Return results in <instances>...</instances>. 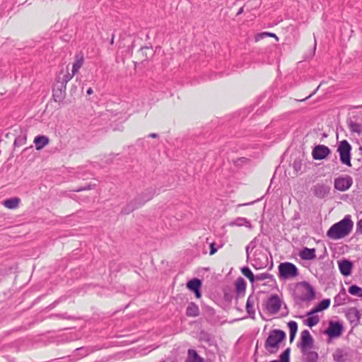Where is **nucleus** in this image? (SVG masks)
<instances>
[{"label":"nucleus","instance_id":"f257e3e1","mask_svg":"<svg viewBox=\"0 0 362 362\" xmlns=\"http://www.w3.org/2000/svg\"><path fill=\"white\" fill-rule=\"evenodd\" d=\"M354 223L350 216H346L342 220L332 225L327 232V236L332 240L342 238L351 231Z\"/></svg>","mask_w":362,"mask_h":362},{"label":"nucleus","instance_id":"f03ea898","mask_svg":"<svg viewBox=\"0 0 362 362\" xmlns=\"http://www.w3.org/2000/svg\"><path fill=\"white\" fill-rule=\"evenodd\" d=\"M286 339V333L281 329H272L264 343V348L269 354H276L279 348L281 343Z\"/></svg>","mask_w":362,"mask_h":362},{"label":"nucleus","instance_id":"7ed1b4c3","mask_svg":"<svg viewBox=\"0 0 362 362\" xmlns=\"http://www.w3.org/2000/svg\"><path fill=\"white\" fill-rule=\"evenodd\" d=\"M315 296V291L313 287L306 281L302 282L300 287L298 288L293 293V298L297 304L311 301Z\"/></svg>","mask_w":362,"mask_h":362},{"label":"nucleus","instance_id":"20e7f679","mask_svg":"<svg viewBox=\"0 0 362 362\" xmlns=\"http://www.w3.org/2000/svg\"><path fill=\"white\" fill-rule=\"evenodd\" d=\"M297 267L291 262H283L279 265V275L281 279H293L298 275Z\"/></svg>","mask_w":362,"mask_h":362},{"label":"nucleus","instance_id":"39448f33","mask_svg":"<svg viewBox=\"0 0 362 362\" xmlns=\"http://www.w3.org/2000/svg\"><path fill=\"white\" fill-rule=\"evenodd\" d=\"M351 146L346 140L339 142L337 151L339 153L340 161L348 166H351Z\"/></svg>","mask_w":362,"mask_h":362},{"label":"nucleus","instance_id":"423d86ee","mask_svg":"<svg viewBox=\"0 0 362 362\" xmlns=\"http://www.w3.org/2000/svg\"><path fill=\"white\" fill-rule=\"evenodd\" d=\"M344 331L343 324L339 321H329L328 327L325 330L324 333L328 336L329 339L339 337Z\"/></svg>","mask_w":362,"mask_h":362},{"label":"nucleus","instance_id":"0eeeda50","mask_svg":"<svg viewBox=\"0 0 362 362\" xmlns=\"http://www.w3.org/2000/svg\"><path fill=\"white\" fill-rule=\"evenodd\" d=\"M268 264L267 255L261 250H256L254 254L252 266L256 269H260L267 267Z\"/></svg>","mask_w":362,"mask_h":362},{"label":"nucleus","instance_id":"6e6552de","mask_svg":"<svg viewBox=\"0 0 362 362\" xmlns=\"http://www.w3.org/2000/svg\"><path fill=\"white\" fill-rule=\"evenodd\" d=\"M314 344V339L310 332L308 329L303 330L300 333V342L298 346L300 349L301 351H305L313 348Z\"/></svg>","mask_w":362,"mask_h":362},{"label":"nucleus","instance_id":"1a4fd4ad","mask_svg":"<svg viewBox=\"0 0 362 362\" xmlns=\"http://www.w3.org/2000/svg\"><path fill=\"white\" fill-rule=\"evenodd\" d=\"M281 308V300L277 294H273L268 298L266 308L270 314L277 313Z\"/></svg>","mask_w":362,"mask_h":362},{"label":"nucleus","instance_id":"9d476101","mask_svg":"<svg viewBox=\"0 0 362 362\" xmlns=\"http://www.w3.org/2000/svg\"><path fill=\"white\" fill-rule=\"evenodd\" d=\"M353 184L351 177H339L334 180V188L339 191L344 192L349 189Z\"/></svg>","mask_w":362,"mask_h":362},{"label":"nucleus","instance_id":"9b49d317","mask_svg":"<svg viewBox=\"0 0 362 362\" xmlns=\"http://www.w3.org/2000/svg\"><path fill=\"white\" fill-rule=\"evenodd\" d=\"M66 88L63 85L55 83L52 88V98L54 102L62 104L66 95Z\"/></svg>","mask_w":362,"mask_h":362},{"label":"nucleus","instance_id":"f8f14e48","mask_svg":"<svg viewBox=\"0 0 362 362\" xmlns=\"http://www.w3.org/2000/svg\"><path fill=\"white\" fill-rule=\"evenodd\" d=\"M156 193V188H147L142 193L138 194L134 199L140 204L139 205L142 206L147 202L151 200Z\"/></svg>","mask_w":362,"mask_h":362},{"label":"nucleus","instance_id":"ddd939ff","mask_svg":"<svg viewBox=\"0 0 362 362\" xmlns=\"http://www.w3.org/2000/svg\"><path fill=\"white\" fill-rule=\"evenodd\" d=\"M331 153V150L325 145L319 144L314 147L312 156L315 160H323Z\"/></svg>","mask_w":362,"mask_h":362},{"label":"nucleus","instance_id":"4468645a","mask_svg":"<svg viewBox=\"0 0 362 362\" xmlns=\"http://www.w3.org/2000/svg\"><path fill=\"white\" fill-rule=\"evenodd\" d=\"M345 316L353 327L359 325L361 313L356 308H350L345 312Z\"/></svg>","mask_w":362,"mask_h":362},{"label":"nucleus","instance_id":"2eb2a0df","mask_svg":"<svg viewBox=\"0 0 362 362\" xmlns=\"http://www.w3.org/2000/svg\"><path fill=\"white\" fill-rule=\"evenodd\" d=\"M312 192L316 197L323 199L329 194L330 187L323 183H317L312 187Z\"/></svg>","mask_w":362,"mask_h":362},{"label":"nucleus","instance_id":"dca6fc26","mask_svg":"<svg viewBox=\"0 0 362 362\" xmlns=\"http://www.w3.org/2000/svg\"><path fill=\"white\" fill-rule=\"evenodd\" d=\"M201 286L202 281L199 279H192L187 283V288L194 292L196 298H199L202 296Z\"/></svg>","mask_w":362,"mask_h":362},{"label":"nucleus","instance_id":"f3484780","mask_svg":"<svg viewBox=\"0 0 362 362\" xmlns=\"http://www.w3.org/2000/svg\"><path fill=\"white\" fill-rule=\"evenodd\" d=\"M333 359L335 362H348L351 357L346 349L338 348L333 353Z\"/></svg>","mask_w":362,"mask_h":362},{"label":"nucleus","instance_id":"a211bd4d","mask_svg":"<svg viewBox=\"0 0 362 362\" xmlns=\"http://www.w3.org/2000/svg\"><path fill=\"white\" fill-rule=\"evenodd\" d=\"M339 269L341 274L344 276L351 275L353 268V263L348 259L338 261Z\"/></svg>","mask_w":362,"mask_h":362},{"label":"nucleus","instance_id":"6ab92c4d","mask_svg":"<svg viewBox=\"0 0 362 362\" xmlns=\"http://www.w3.org/2000/svg\"><path fill=\"white\" fill-rule=\"evenodd\" d=\"M349 302H351V298L346 294L345 288L342 287L339 293L334 298V306L342 305Z\"/></svg>","mask_w":362,"mask_h":362},{"label":"nucleus","instance_id":"aec40b11","mask_svg":"<svg viewBox=\"0 0 362 362\" xmlns=\"http://www.w3.org/2000/svg\"><path fill=\"white\" fill-rule=\"evenodd\" d=\"M315 252V248L304 247L300 251L299 256L303 260H312L316 258Z\"/></svg>","mask_w":362,"mask_h":362},{"label":"nucleus","instance_id":"412c9836","mask_svg":"<svg viewBox=\"0 0 362 362\" xmlns=\"http://www.w3.org/2000/svg\"><path fill=\"white\" fill-rule=\"evenodd\" d=\"M303 354L302 362H317L319 356L316 351L305 350L301 351Z\"/></svg>","mask_w":362,"mask_h":362},{"label":"nucleus","instance_id":"4be33fe9","mask_svg":"<svg viewBox=\"0 0 362 362\" xmlns=\"http://www.w3.org/2000/svg\"><path fill=\"white\" fill-rule=\"evenodd\" d=\"M49 139L47 136L38 135L34 139V144L37 150L42 149L46 145L49 144Z\"/></svg>","mask_w":362,"mask_h":362},{"label":"nucleus","instance_id":"5701e85b","mask_svg":"<svg viewBox=\"0 0 362 362\" xmlns=\"http://www.w3.org/2000/svg\"><path fill=\"white\" fill-rule=\"evenodd\" d=\"M311 310L308 311L306 314L308 318L303 321V324L309 327H313L318 324L320 318L315 313H310Z\"/></svg>","mask_w":362,"mask_h":362},{"label":"nucleus","instance_id":"b1692460","mask_svg":"<svg viewBox=\"0 0 362 362\" xmlns=\"http://www.w3.org/2000/svg\"><path fill=\"white\" fill-rule=\"evenodd\" d=\"M186 315L190 317H196L199 315V308L195 303L191 302L188 304L186 308Z\"/></svg>","mask_w":362,"mask_h":362},{"label":"nucleus","instance_id":"393cba45","mask_svg":"<svg viewBox=\"0 0 362 362\" xmlns=\"http://www.w3.org/2000/svg\"><path fill=\"white\" fill-rule=\"evenodd\" d=\"M61 74L62 73L57 76L56 83L59 85H63L64 87L66 88L67 83L71 81L75 74H73V72L70 74L68 69L66 70V73L62 76H61Z\"/></svg>","mask_w":362,"mask_h":362},{"label":"nucleus","instance_id":"a878e982","mask_svg":"<svg viewBox=\"0 0 362 362\" xmlns=\"http://www.w3.org/2000/svg\"><path fill=\"white\" fill-rule=\"evenodd\" d=\"M139 204H140L135 199H134L122 209L121 214H129L134 211L135 209L141 207V206Z\"/></svg>","mask_w":362,"mask_h":362},{"label":"nucleus","instance_id":"bb28decb","mask_svg":"<svg viewBox=\"0 0 362 362\" xmlns=\"http://www.w3.org/2000/svg\"><path fill=\"white\" fill-rule=\"evenodd\" d=\"M255 297L250 295L247 300L246 310L249 316L252 318L255 317Z\"/></svg>","mask_w":362,"mask_h":362},{"label":"nucleus","instance_id":"cd10ccee","mask_svg":"<svg viewBox=\"0 0 362 362\" xmlns=\"http://www.w3.org/2000/svg\"><path fill=\"white\" fill-rule=\"evenodd\" d=\"M204 358H202L196 350L194 349H189L187 351V357L186 359V362H204Z\"/></svg>","mask_w":362,"mask_h":362},{"label":"nucleus","instance_id":"c85d7f7f","mask_svg":"<svg viewBox=\"0 0 362 362\" xmlns=\"http://www.w3.org/2000/svg\"><path fill=\"white\" fill-rule=\"evenodd\" d=\"M83 62H84V58H83V54H76L75 57L74 63L73 64V66H72L71 71L73 72V74H76L78 73V70L83 66Z\"/></svg>","mask_w":362,"mask_h":362},{"label":"nucleus","instance_id":"c756f323","mask_svg":"<svg viewBox=\"0 0 362 362\" xmlns=\"http://www.w3.org/2000/svg\"><path fill=\"white\" fill-rule=\"evenodd\" d=\"M330 305V299L326 298L321 300L316 307L311 310L310 313H317L318 312L322 311L324 310L327 309Z\"/></svg>","mask_w":362,"mask_h":362},{"label":"nucleus","instance_id":"7c9ffc66","mask_svg":"<svg viewBox=\"0 0 362 362\" xmlns=\"http://www.w3.org/2000/svg\"><path fill=\"white\" fill-rule=\"evenodd\" d=\"M230 226H246L247 228H251V223L246 218L243 217H238L231 221L229 223Z\"/></svg>","mask_w":362,"mask_h":362},{"label":"nucleus","instance_id":"2f4dec72","mask_svg":"<svg viewBox=\"0 0 362 362\" xmlns=\"http://www.w3.org/2000/svg\"><path fill=\"white\" fill-rule=\"evenodd\" d=\"M21 199L18 197H13L8 199H6L4 202V205L10 209H14L18 207Z\"/></svg>","mask_w":362,"mask_h":362},{"label":"nucleus","instance_id":"473e14b6","mask_svg":"<svg viewBox=\"0 0 362 362\" xmlns=\"http://www.w3.org/2000/svg\"><path fill=\"white\" fill-rule=\"evenodd\" d=\"M246 288V282L243 278L239 277L235 282V289L238 294H244Z\"/></svg>","mask_w":362,"mask_h":362},{"label":"nucleus","instance_id":"72a5a7b5","mask_svg":"<svg viewBox=\"0 0 362 362\" xmlns=\"http://www.w3.org/2000/svg\"><path fill=\"white\" fill-rule=\"evenodd\" d=\"M288 327L290 331V341L292 342L298 331V324L295 321H290L288 323Z\"/></svg>","mask_w":362,"mask_h":362},{"label":"nucleus","instance_id":"f704fd0d","mask_svg":"<svg viewBox=\"0 0 362 362\" xmlns=\"http://www.w3.org/2000/svg\"><path fill=\"white\" fill-rule=\"evenodd\" d=\"M348 126H349V130L351 132L357 133L359 134L362 132L361 124H358L357 122H355L352 120H350L348 122Z\"/></svg>","mask_w":362,"mask_h":362},{"label":"nucleus","instance_id":"c9c22d12","mask_svg":"<svg viewBox=\"0 0 362 362\" xmlns=\"http://www.w3.org/2000/svg\"><path fill=\"white\" fill-rule=\"evenodd\" d=\"M291 349H286L279 356V361L274 360L270 362H290Z\"/></svg>","mask_w":362,"mask_h":362},{"label":"nucleus","instance_id":"e433bc0d","mask_svg":"<svg viewBox=\"0 0 362 362\" xmlns=\"http://www.w3.org/2000/svg\"><path fill=\"white\" fill-rule=\"evenodd\" d=\"M349 293L352 296L362 298V288L357 285L354 284L349 286Z\"/></svg>","mask_w":362,"mask_h":362},{"label":"nucleus","instance_id":"4c0bfd02","mask_svg":"<svg viewBox=\"0 0 362 362\" xmlns=\"http://www.w3.org/2000/svg\"><path fill=\"white\" fill-rule=\"evenodd\" d=\"M241 272L250 280V283L253 284L255 282V275L249 267H244L241 268Z\"/></svg>","mask_w":362,"mask_h":362},{"label":"nucleus","instance_id":"58836bf2","mask_svg":"<svg viewBox=\"0 0 362 362\" xmlns=\"http://www.w3.org/2000/svg\"><path fill=\"white\" fill-rule=\"evenodd\" d=\"M265 279H269L271 281H275L273 275L269 273H262L255 276V281H264Z\"/></svg>","mask_w":362,"mask_h":362},{"label":"nucleus","instance_id":"ea45409f","mask_svg":"<svg viewBox=\"0 0 362 362\" xmlns=\"http://www.w3.org/2000/svg\"><path fill=\"white\" fill-rule=\"evenodd\" d=\"M266 37H274L276 41H279V37L274 33H269V32H263V33H258L255 36V40L256 41H259L260 40L264 39Z\"/></svg>","mask_w":362,"mask_h":362},{"label":"nucleus","instance_id":"a19ab883","mask_svg":"<svg viewBox=\"0 0 362 362\" xmlns=\"http://www.w3.org/2000/svg\"><path fill=\"white\" fill-rule=\"evenodd\" d=\"M293 168L294 170L296 173L300 171L301 170V168H302L301 159H300V158L295 159L293 163Z\"/></svg>","mask_w":362,"mask_h":362},{"label":"nucleus","instance_id":"79ce46f5","mask_svg":"<svg viewBox=\"0 0 362 362\" xmlns=\"http://www.w3.org/2000/svg\"><path fill=\"white\" fill-rule=\"evenodd\" d=\"M201 339L205 341L206 342H209L211 341V336L209 333L202 331L200 332Z\"/></svg>","mask_w":362,"mask_h":362},{"label":"nucleus","instance_id":"37998d69","mask_svg":"<svg viewBox=\"0 0 362 362\" xmlns=\"http://www.w3.org/2000/svg\"><path fill=\"white\" fill-rule=\"evenodd\" d=\"M258 242L257 238H255L252 240L250 242V243L247 245L250 249H251V251L255 249L257 247Z\"/></svg>","mask_w":362,"mask_h":362},{"label":"nucleus","instance_id":"c03bdc74","mask_svg":"<svg viewBox=\"0 0 362 362\" xmlns=\"http://www.w3.org/2000/svg\"><path fill=\"white\" fill-rule=\"evenodd\" d=\"M25 138H16L14 141V146H19L22 145L23 143H25Z\"/></svg>","mask_w":362,"mask_h":362},{"label":"nucleus","instance_id":"a18cd8bd","mask_svg":"<svg viewBox=\"0 0 362 362\" xmlns=\"http://www.w3.org/2000/svg\"><path fill=\"white\" fill-rule=\"evenodd\" d=\"M218 250V248L216 247V244L214 243H212L210 244V250H209V255H214Z\"/></svg>","mask_w":362,"mask_h":362},{"label":"nucleus","instance_id":"49530a36","mask_svg":"<svg viewBox=\"0 0 362 362\" xmlns=\"http://www.w3.org/2000/svg\"><path fill=\"white\" fill-rule=\"evenodd\" d=\"M356 231L362 234V219L359 220L356 223Z\"/></svg>","mask_w":362,"mask_h":362},{"label":"nucleus","instance_id":"de8ad7c7","mask_svg":"<svg viewBox=\"0 0 362 362\" xmlns=\"http://www.w3.org/2000/svg\"><path fill=\"white\" fill-rule=\"evenodd\" d=\"M320 86H317V88L311 93L310 94L308 97H306L305 98L303 99V100H300V101H305L307 99L310 98L312 95H313L314 94H315V93L317 92V90H318Z\"/></svg>","mask_w":362,"mask_h":362},{"label":"nucleus","instance_id":"09e8293b","mask_svg":"<svg viewBox=\"0 0 362 362\" xmlns=\"http://www.w3.org/2000/svg\"><path fill=\"white\" fill-rule=\"evenodd\" d=\"M90 189V185H87V186H85V187H83L82 188L78 189L76 191V192H80V191L88 190Z\"/></svg>","mask_w":362,"mask_h":362},{"label":"nucleus","instance_id":"8fccbe9b","mask_svg":"<svg viewBox=\"0 0 362 362\" xmlns=\"http://www.w3.org/2000/svg\"><path fill=\"white\" fill-rule=\"evenodd\" d=\"M148 137L156 139L158 137V134L156 133H151L150 134H148Z\"/></svg>","mask_w":362,"mask_h":362},{"label":"nucleus","instance_id":"3c124183","mask_svg":"<svg viewBox=\"0 0 362 362\" xmlns=\"http://www.w3.org/2000/svg\"><path fill=\"white\" fill-rule=\"evenodd\" d=\"M251 250V249H250L248 247H246L245 248V251H246V255H247V259H248L249 257H250V251Z\"/></svg>","mask_w":362,"mask_h":362},{"label":"nucleus","instance_id":"603ef678","mask_svg":"<svg viewBox=\"0 0 362 362\" xmlns=\"http://www.w3.org/2000/svg\"><path fill=\"white\" fill-rule=\"evenodd\" d=\"M243 11H244V8H243V7H241V8L238 10V11L237 12V16H239V15H240L241 13H243Z\"/></svg>","mask_w":362,"mask_h":362},{"label":"nucleus","instance_id":"864d4df0","mask_svg":"<svg viewBox=\"0 0 362 362\" xmlns=\"http://www.w3.org/2000/svg\"><path fill=\"white\" fill-rule=\"evenodd\" d=\"M93 93V89H92L91 88H89L87 90V91H86V93H87L88 95H91Z\"/></svg>","mask_w":362,"mask_h":362},{"label":"nucleus","instance_id":"5fc2aeb1","mask_svg":"<svg viewBox=\"0 0 362 362\" xmlns=\"http://www.w3.org/2000/svg\"><path fill=\"white\" fill-rule=\"evenodd\" d=\"M114 38H115V35L113 34V35H112V38H111V40H110V44H111V45H113V43H114Z\"/></svg>","mask_w":362,"mask_h":362},{"label":"nucleus","instance_id":"6e6d98bb","mask_svg":"<svg viewBox=\"0 0 362 362\" xmlns=\"http://www.w3.org/2000/svg\"><path fill=\"white\" fill-rule=\"evenodd\" d=\"M211 314H214V309H210L209 310Z\"/></svg>","mask_w":362,"mask_h":362},{"label":"nucleus","instance_id":"4d7b16f0","mask_svg":"<svg viewBox=\"0 0 362 362\" xmlns=\"http://www.w3.org/2000/svg\"><path fill=\"white\" fill-rule=\"evenodd\" d=\"M272 266H273V263L272 262V263H271V265H270V267H269V269H272Z\"/></svg>","mask_w":362,"mask_h":362}]
</instances>
